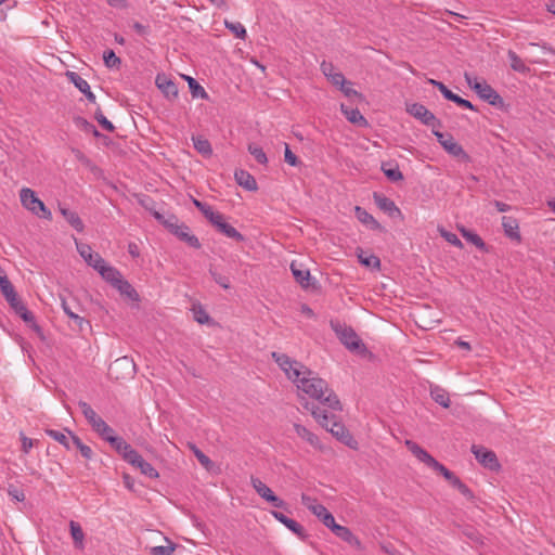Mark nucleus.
<instances>
[{
	"mask_svg": "<svg viewBox=\"0 0 555 555\" xmlns=\"http://www.w3.org/2000/svg\"><path fill=\"white\" fill-rule=\"evenodd\" d=\"M272 358L284 371L287 378L294 382L298 390L312 399L318 400L322 405L332 411H340L341 404L334 391L328 387L326 380L317 376L314 372L302 363L291 359L288 356L272 352Z\"/></svg>",
	"mask_w": 555,
	"mask_h": 555,
	"instance_id": "obj_1",
	"label": "nucleus"
},
{
	"mask_svg": "<svg viewBox=\"0 0 555 555\" xmlns=\"http://www.w3.org/2000/svg\"><path fill=\"white\" fill-rule=\"evenodd\" d=\"M305 408L311 412L312 416L322 427L328 430L339 441L353 450L358 449L357 440L344 424L335 421V416L333 414H328L326 410L309 402L305 404Z\"/></svg>",
	"mask_w": 555,
	"mask_h": 555,
	"instance_id": "obj_2",
	"label": "nucleus"
},
{
	"mask_svg": "<svg viewBox=\"0 0 555 555\" xmlns=\"http://www.w3.org/2000/svg\"><path fill=\"white\" fill-rule=\"evenodd\" d=\"M467 85L479 95L480 99L495 107L504 106L503 98L485 79L464 74Z\"/></svg>",
	"mask_w": 555,
	"mask_h": 555,
	"instance_id": "obj_3",
	"label": "nucleus"
},
{
	"mask_svg": "<svg viewBox=\"0 0 555 555\" xmlns=\"http://www.w3.org/2000/svg\"><path fill=\"white\" fill-rule=\"evenodd\" d=\"M331 328L335 332L336 336L340 340V343L350 351H357L359 353H363L366 351V348L357 333L352 330V327L341 323L339 321L332 320L330 322Z\"/></svg>",
	"mask_w": 555,
	"mask_h": 555,
	"instance_id": "obj_4",
	"label": "nucleus"
},
{
	"mask_svg": "<svg viewBox=\"0 0 555 555\" xmlns=\"http://www.w3.org/2000/svg\"><path fill=\"white\" fill-rule=\"evenodd\" d=\"M22 205L34 215L50 220L51 211L46 207L44 203L37 197L36 193L29 188H23L20 192Z\"/></svg>",
	"mask_w": 555,
	"mask_h": 555,
	"instance_id": "obj_5",
	"label": "nucleus"
},
{
	"mask_svg": "<svg viewBox=\"0 0 555 555\" xmlns=\"http://www.w3.org/2000/svg\"><path fill=\"white\" fill-rule=\"evenodd\" d=\"M433 133L437 138L438 142L450 155L464 162L469 160L468 154L463 150V147L454 140V138L450 133H442L438 130H433Z\"/></svg>",
	"mask_w": 555,
	"mask_h": 555,
	"instance_id": "obj_6",
	"label": "nucleus"
},
{
	"mask_svg": "<svg viewBox=\"0 0 555 555\" xmlns=\"http://www.w3.org/2000/svg\"><path fill=\"white\" fill-rule=\"evenodd\" d=\"M472 453L483 467L493 472H496L501 468L496 454L493 451L482 446L473 444Z\"/></svg>",
	"mask_w": 555,
	"mask_h": 555,
	"instance_id": "obj_7",
	"label": "nucleus"
},
{
	"mask_svg": "<svg viewBox=\"0 0 555 555\" xmlns=\"http://www.w3.org/2000/svg\"><path fill=\"white\" fill-rule=\"evenodd\" d=\"M406 112L414 118L421 120L426 126H430V127L440 126V121L423 104H420V103L408 104Z\"/></svg>",
	"mask_w": 555,
	"mask_h": 555,
	"instance_id": "obj_8",
	"label": "nucleus"
},
{
	"mask_svg": "<svg viewBox=\"0 0 555 555\" xmlns=\"http://www.w3.org/2000/svg\"><path fill=\"white\" fill-rule=\"evenodd\" d=\"M7 301L9 302L10 307L14 310V312L23 319L24 322L29 324L30 327L36 332H41L40 326L35 321L34 314L26 308L23 301L18 298L17 293L14 294L13 299L9 297Z\"/></svg>",
	"mask_w": 555,
	"mask_h": 555,
	"instance_id": "obj_9",
	"label": "nucleus"
},
{
	"mask_svg": "<svg viewBox=\"0 0 555 555\" xmlns=\"http://www.w3.org/2000/svg\"><path fill=\"white\" fill-rule=\"evenodd\" d=\"M61 306L66 315L73 320L80 330H82L85 324L89 325V322L79 314L82 309L75 299L68 301L65 297H61Z\"/></svg>",
	"mask_w": 555,
	"mask_h": 555,
	"instance_id": "obj_10",
	"label": "nucleus"
},
{
	"mask_svg": "<svg viewBox=\"0 0 555 555\" xmlns=\"http://www.w3.org/2000/svg\"><path fill=\"white\" fill-rule=\"evenodd\" d=\"M93 268L113 286L122 278L121 273L116 268L107 266L100 255L95 256Z\"/></svg>",
	"mask_w": 555,
	"mask_h": 555,
	"instance_id": "obj_11",
	"label": "nucleus"
},
{
	"mask_svg": "<svg viewBox=\"0 0 555 555\" xmlns=\"http://www.w3.org/2000/svg\"><path fill=\"white\" fill-rule=\"evenodd\" d=\"M127 463H129L131 466L138 468L141 472V474H143L144 476H146L149 478L156 479L159 476L158 472L152 466V464L146 462L139 454V452L137 450L130 456V459L127 461Z\"/></svg>",
	"mask_w": 555,
	"mask_h": 555,
	"instance_id": "obj_12",
	"label": "nucleus"
},
{
	"mask_svg": "<svg viewBox=\"0 0 555 555\" xmlns=\"http://www.w3.org/2000/svg\"><path fill=\"white\" fill-rule=\"evenodd\" d=\"M119 371L125 372V376L131 377L135 373V364L132 359L128 357H121L116 359L109 366V374H117ZM115 378H119L118 375Z\"/></svg>",
	"mask_w": 555,
	"mask_h": 555,
	"instance_id": "obj_13",
	"label": "nucleus"
},
{
	"mask_svg": "<svg viewBox=\"0 0 555 555\" xmlns=\"http://www.w3.org/2000/svg\"><path fill=\"white\" fill-rule=\"evenodd\" d=\"M211 224L217 229L218 232L229 238H232L236 242H243L245 240L243 234H241L234 227L225 221L222 214L219 216V219H216Z\"/></svg>",
	"mask_w": 555,
	"mask_h": 555,
	"instance_id": "obj_14",
	"label": "nucleus"
},
{
	"mask_svg": "<svg viewBox=\"0 0 555 555\" xmlns=\"http://www.w3.org/2000/svg\"><path fill=\"white\" fill-rule=\"evenodd\" d=\"M272 516L279 520L281 524H283L286 528H288L292 532H294L298 538L301 540H305L307 538V533L304 529V527L298 524L296 520L287 517L281 512L272 511Z\"/></svg>",
	"mask_w": 555,
	"mask_h": 555,
	"instance_id": "obj_15",
	"label": "nucleus"
},
{
	"mask_svg": "<svg viewBox=\"0 0 555 555\" xmlns=\"http://www.w3.org/2000/svg\"><path fill=\"white\" fill-rule=\"evenodd\" d=\"M67 78L75 87L82 92L90 102H95V95L91 92L90 86L86 79L75 72H67Z\"/></svg>",
	"mask_w": 555,
	"mask_h": 555,
	"instance_id": "obj_16",
	"label": "nucleus"
},
{
	"mask_svg": "<svg viewBox=\"0 0 555 555\" xmlns=\"http://www.w3.org/2000/svg\"><path fill=\"white\" fill-rule=\"evenodd\" d=\"M354 215L357 219L366 225L371 230L383 232L384 228L380 225V223L364 208L360 206L354 207Z\"/></svg>",
	"mask_w": 555,
	"mask_h": 555,
	"instance_id": "obj_17",
	"label": "nucleus"
},
{
	"mask_svg": "<svg viewBox=\"0 0 555 555\" xmlns=\"http://www.w3.org/2000/svg\"><path fill=\"white\" fill-rule=\"evenodd\" d=\"M374 202L377 207L388 214L390 217H395L396 215L400 216L401 211L395 204V202L383 194L374 193Z\"/></svg>",
	"mask_w": 555,
	"mask_h": 555,
	"instance_id": "obj_18",
	"label": "nucleus"
},
{
	"mask_svg": "<svg viewBox=\"0 0 555 555\" xmlns=\"http://www.w3.org/2000/svg\"><path fill=\"white\" fill-rule=\"evenodd\" d=\"M108 443L126 462L135 451L124 438L118 436L116 438H109Z\"/></svg>",
	"mask_w": 555,
	"mask_h": 555,
	"instance_id": "obj_19",
	"label": "nucleus"
},
{
	"mask_svg": "<svg viewBox=\"0 0 555 555\" xmlns=\"http://www.w3.org/2000/svg\"><path fill=\"white\" fill-rule=\"evenodd\" d=\"M155 82L157 88L165 94L166 98L175 99L178 96L177 85L172 80L168 79L165 75H157Z\"/></svg>",
	"mask_w": 555,
	"mask_h": 555,
	"instance_id": "obj_20",
	"label": "nucleus"
},
{
	"mask_svg": "<svg viewBox=\"0 0 555 555\" xmlns=\"http://www.w3.org/2000/svg\"><path fill=\"white\" fill-rule=\"evenodd\" d=\"M405 447L408 450L422 463L426 464L428 467L434 462V457L421 446H418L416 442L412 440H405L404 441Z\"/></svg>",
	"mask_w": 555,
	"mask_h": 555,
	"instance_id": "obj_21",
	"label": "nucleus"
},
{
	"mask_svg": "<svg viewBox=\"0 0 555 555\" xmlns=\"http://www.w3.org/2000/svg\"><path fill=\"white\" fill-rule=\"evenodd\" d=\"M301 503L320 520L328 513L327 508L323 504L319 503L317 499L310 495L302 494Z\"/></svg>",
	"mask_w": 555,
	"mask_h": 555,
	"instance_id": "obj_22",
	"label": "nucleus"
},
{
	"mask_svg": "<svg viewBox=\"0 0 555 555\" xmlns=\"http://www.w3.org/2000/svg\"><path fill=\"white\" fill-rule=\"evenodd\" d=\"M173 235H176L180 241L184 242L185 244L195 249H198L202 246L198 238L195 235L191 234L190 228L184 223H181L180 228L175 229Z\"/></svg>",
	"mask_w": 555,
	"mask_h": 555,
	"instance_id": "obj_23",
	"label": "nucleus"
},
{
	"mask_svg": "<svg viewBox=\"0 0 555 555\" xmlns=\"http://www.w3.org/2000/svg\"><path fill=\"white\" fill-rule=\"evenodd\" d=\"M502 227L504 230V233L507 237L511 240L520 242L521 235L519 232V225L515 218L513 217H503L502 218Z\"/></svg>",
	"mask_w": 555,
	"mask_h": 555,
	"instance_id": "obj_24",
	"label": "nucleus"
},
{
	"mask_svg": "<svg viewBox=\"0 0 555 555\" xmlns=\"http://www.w3.org/2000/svg\"><path fill=\"white\" fill-rule=\"evenodd\" d=\"M292 273L297 283H299L304 288H308L310 285V271L302 268L301 264H298L296 261L291 263Z\"/></svg>",
	"mask_w": 555,
	"mask_h": 555,
	"instance_id": "obj_25",
	"label": "nucleus"
},
{
	"mask_svg": "<svg viewBox=\"0 0 555 555\" xmlns=\"http://www.w3.org/2000/svg\"><path fill=\"white\" fill-rule=\"evenodd\" d=\"M236 183L247 191H256L258 189L256 179L246 170H236L234 173Z\"/></svg>",
	"mask_w": 555,
	"mask_h": 555,
	"instance_id": "obj_26",
	"label": "nucleus"
},
{
	"mask_svg": "<svg viewBox=\"0 0 555 555\" xmlns=\"http://www.w3.org/2000/svg\"><path fill=\"white\" fill-rule=\"evenodd\" d=\"M332 532L343 541L347 542L352 546L360 547V540L351 532V530L345 526L337 525Z\"/></svg>",
	"mask_w": 555,
	"mask_h": 555,
	"instance_id": "obj_27",
	"label": "nucleus"
},
{
	"mask_svg": "<svg viewBox=\"0 0 555 555\" xmlns=\"http://www.w3.org/2000/svg\"><path fill=\"white\" fill-rule=\"evenodd\" d=\"M294 429H295L296 434L301 439L307 441L311 447H313L315 449H321V443H320L319 438L317 437V435L311 433L308 428H306L305 426H302L300 424H294Z\"/></svg>",
	"mask_w": 555,
	"mask_h": 555,
	"instance_id": "obj_28",
	"label": "nucleus"
},
{
	"mask_svg": "<svg viewBox=\"0 0 555 555\" xmlns=\"http://www.w3.org/2000/svg\"><path fill=\"white\" fill-rule=\"evenodd\" d=\"M340 109L345 117L354 125L366 126L367 121L358 108H351L344 104L340 105Z\"/></svg>",
	"mask_w": 555,
	"mask_h": 555,
	"instance_id": "obj_29",
	"label": "nucleus"
},
{
	"mask_svg": "<svg viewBox=\"0 0 555 555\" xmlns=\"http://www.w3.org/2000/svg\"><path fill=\"white\" fill-rule=\"evenodd\" d=\"M116 289L119 291V293L124 296H126L128 299L133 301H139L140 297L138 292L133 288V286L122 278L117 281V283L114 285Z\"/></svg>",
	"mask_w": 555,
	"mask_h": 555,
	"instance_id": "obj_30",
	"label": "nucleus"
},
{
	"mask_svg": "<svg viewBox=\"0 0 555 555\" xmlns=\"http://www.w3.org/2000/svg\"><path fill=\"white\" fill-rule=\"evenodd\" d=\"M60 212L76 231H78V232L83 231V228H85L83 222L76 211H73L68 208L61 207Z\"/></svg>",
	"mask_w": 555,
	"mask_h": 555,
	"instance_id": "obj_31",
	"label": "nucleus"
},
{
	"mask_svg": "<svg viewBox=\"0 0 555 555\" xmlns=\"http://www.w3.org/2000/svg\"><path fill=\"white\" fill-rule=\"evenodd\" d=\"M382 171L391 182H398L403 180V175L400 171V168L397 164L393 163H383Z\"/></svg>",
	"mask_w": 555,
	"mask_h": 555,
	"instance_id": "obj_32",
	"label": "nucleus"
},
{
	"mask_svg": "<svg viewBox=\"0 0 555 555\" xmlns=\"http://www.w3.org/2000/svg\"><path fill=\"white\" fill-rule=\"evenodd\" d=\"M430 397L436 403L440 404L441 406H450L451 401L449 398V393L439 386H434L430 388Z\"/></svg>",
	"mask_w": 555,
	"mask_h": 555,
	"instance_id": "obj_33",
	"label": "nucleus"
},
{
	"mask_svg": "<svg viewBox=\"0 0 555 555\" xmlns=\"http://www.w3.org/2000/svg\"><path fill=\"white\" fill-rule=\"evenodd\" d=\"M76 247L79 253V255L86 260V262L93 268L95 256L99 255L98 253H93L90 245L78 242L77 238H75Z\"/></svg>",
	"mask_w": 555,
	"mask_h": 555,
	"instance_id": "obj_34",
	"label": "nucleus"
},
{
	"mask_svg": "<svg viewBox=\"0 0 555 555\" xmlns=\"http://www.w3.org/2000/svg\"><path fill=\"white\" fill-rule=\"evenodd\" d=\"M69 435H70V439H72V448L75 447L79 450L80 454L82 455V457H85L86 460H91L92 456H93V452L91 450V448L87 444H85L80 438L78 436H76L75 434H73L72 431H67Z\"/></svg>",
	"mask_w": 555,
	"mask_h": 555,
	"instance_id": "obj_35",
	"label": "nucleus"
},
{
	"mask_svg": "<svg viewBox=\"0 0 555 555\" xmlns=\"http://www.w3.org/2000/svg\"><path fill=\"white\" fill-rule=\"evenodd\" d=\"M46 434L49 437H51L52 439H54L55 441L63 444L67 450L72 449V439H70V435L67 431L64 433V431H59V430H54V429H46Z\"/></svg>",
	"mask_w": 555,
	"mask_h": 555,
	"instance_id": "obj_36",
	"label": "nucleus"
},
{
	"mask_svg": "<svg viewBox=\"0 0 555 555\" xmlns=\"http://www.w3.org/2000/svg\"><path fill=\"white\" fill-rule=\"evenodd\" d=\"M69 529H70V534L74 540L75 546L77 548L81 550L83 547V539H85V533L82 531L81 526L78 522L72 520L69 522Z\"/></svg>",
	"mask_w": 555,
	"mask_h": 555,
	"instance_id": "obj_37",
	"label": "nucleus"
},
{
	"mask_svg": "<svg viewBox=\"0 0 555 555\" xmlns=\"http://www.w3.org/2000/svg\"><path fill=\"white\" fill-rule=\"evenodd\" d=\"M250 482L255 491L258 493L259 496H261L263 500H268L272 494L273 491L259 478L251 477Z\"/></svg>",
	"mask_w": 555,
	"mask_h": 555,
	"instance_id": "obj_38",
	"label": "nucleus"
},
{
	"mask_svg": "<svg viewBox=\"0 0 555 555\" xmlns=\"http://www.w3.org/2000/svg\"><path fill=\"white\" fill-rule=\"evenodd\" d=\"M459 231L461 232L462 236L466 241H468L469 243L475 245L477 248H479V249H483L485 248L486 244H485L482 238L477 233L472 232V231L467 230L464 227H459Z\"/></svg>",
	"mask_w": 555,
	"mask_h": 555,
	"instance_id": "obj_39",
	"label": "nucleus"
},
{
	"mask_svg": "<svg viewBox=\"0 0 555 555\" xmlns=\"http://www.w3.org/2000/svg\"><path fill=\"white\" fill-rule=\"evenodd\" d=\"M511 67L518 73L525 74L529 72V67L524 61L512 50L507 52Z\"/></svg>",
	"mask_w": 555,
	"mask_h": 555,
	"instance_id": "obj_40",
	"label": "nucleus"
},
{
	"mask_svg": "<svg viewBox=\"0 0 555 555\" xmlns=\"http://www.w3.org/2000/svg\"><path fill=\"white\" fill-rule=\"evenodd\" d=\"M190 449L192 450L193 454L197 459V461L201 463V465L207 469L211 470L215 466L214 462L205 454L203 453L195 444L191 443L189 444Z\"/></svg>",
	"mask_w": 555,
	"mask_h": 555,
	"instance_id": "obj_41",
	"label": "nucleus"
},
{
	"mask_svg": "<svg viewBox=\"0 0 555 555\" xmlns=\"http://www.w3.org/2000/svg\"><path fill=\"white\" fill-rule=\"evenodd\" d=\"M193 98L208 99L205 89L192 77H185Z\"/></svg>",
	"mask_w": 555,
	"mask_h": 555,
	"instance_id": "obj_42",
	"label": "nucleus"
},
{
	"mask_svg": "<svg viewBox=\"0 0 555 555\" xmlns=\"http://www.w3.org/2000/svg\"><path fill=\"white\" fill-rule=\"evenodd\" d=\"M193 143L195 150L203 156H210L212 154L211 145L207 139L202 137L193 138Z\"/></svg>",
	"mask_w": 555,
	"mask_h": 555,
	"instance_id": "obj_43",
	"label": "nucleus"
},
{
	"mask_svg": "<svg viewBox=\"0 0 555 555\" xmlns=\"http://www.w3.org/2000/svg\"><path fill=\"white\" fill-rule=\"evenodd\" d=\"M78 405L81 410V413L90 424V426L96 423L100 416L96 414V412L91 408L89 403H87L86 401H79Z\"/></svg>",
	"mask_w": 555,
	"mask_h": 555,
	"instance_id": "obj_44",
	"label": "nucleus"
},
{
	"mask_svg": "<svg viewBox=\"0 0 555 555\" xmlns=\"http://www.w3.org/2000/svg\"><path fill=\"white\" fill-rule=\"evenodd\" d=\"M429 467L441 474L451 485L459 478L444 465L439 463L436 459L434 460Z\"/></svg>",
	"mask_w": 555,
	"mask_h": 555,
	"instance_id": "obj_45",
	"label": "nucleus"
},
{
	"mask_svg": "<svg viewBox=\"0 0 555 555\" xmlns=\"http://www.w3.org/2000/svg\"><path fill=\"white\" fill-rule=\"evenodd\" d=\"M154 217L162 222L172 234H175V229L180 228L178 223V218L173 215H170L168 218H165L159 212H154Z\"/></svg>",
	"mask_w": 555,
	"mask_h": 555,
	"instance_id": "obj_46",
	"label": "nucleus"
},
{
	"mask_svg": "<svg viewBox=\"0 0 555 555\" xmlns=\"http://www.w3.org/2000/svg\"><path fill=\"white\" fill-rule=\"evenodd\" d=\"M358 259H359V262L361 264H363L364 267L372 268V269L380 268V260L375 255L364 256L363 251H361L360 254H358Z\"/></svg>",
	"mask_w": 555,
	"mask_h": 555,
	"instance_id": "obj_47",
	"label": "nucleus"
},
{
	"mask_svg": "<svg viewBox=\"0 0 555 555\" xmlns=\"http://www.w3.org/2000/svg\"><path fill=\"white\" fill-rule=\"evenodd\" d=\"M224 26L231 33H233L235 37H237L240 39L246 38V29L241 23L224 21Z\"/></svg>",
	"mask_w": 555,
	"mask_h": 555,
	"instance_id": "obj_48",
	"label": "nucleus"
},
{
	"mask_svg": "<svg viewBox=\"0 0 555 555\" xmlns=\"http://www.w3.org/2000/svg\"><path fill=\"white\" fill-rule=\"evenodd\" d=\"M103 60L108 68H118L121 64V60L118 56H116L113 50L104 51Z\"/></svg>",
	"mask_w": 555,
	"mask_h": 555,
	"instance_id": "obj_49",
	"label": "nucleus"
},
{
	"mask_svg": "<svg viewBox=\"0 0 555 555\" xmlns=\"http://www.w3.org/2000/svg\"><path fill=\"white\" fill-rule=\"evenodd\" d=\"M192 311L197 323L207 324L210 322V317L201 305H194Z\"/></svg>",
	"mask_w": 555,
	"mask_h": 555,
	"instance_id": "obj_50",
	"label": "nucleus"
},
{
	"mask_svg": "<svg viewBox=\"0 0 555 555\" xmlns=\"http://www.w3.org/2000/svg\"><path fill=\"white\" fill-rule=\"evenodd\" d=\"M248 152L254 156V158L259 164L266 165L268 163V157H267L266 153L263 152L262 147L255 145V144H249Z\"/></svg>",
	"mask_w": 555,
	"mask_h": 555,
	"instance_id": "obj_51",
	"label": "nucleus"
},
{
	"mask_svg": "<svg viewBox=\"0 0 555 555\" xmlns=\"http://www.w3.org/2000/svg\"><path fill=\"white\" fill-rule=\"evenodd\" d=\"M0 289L5 299H8L9 297L13 299L14 294H16L14 286L12 285L8 276L0 279Z\"/></svg>",
	"mask_w": 555,
	"mask_h": 555,
	"instance_id": "obj_52",
	"label": "nucleus"
},
{
	"mask_svg": "<svg viewBox=\"0 0 555 555\" xmlns=\"http://www.w3.org/2000/svg\"><path fill=\"white\" fill-rule=\"evenodd\" d=\"M440 235L447 241L449 242L450 244H452L453 246H456L459 248H462L463 247V244L461 242V240L456 236V234L452 233V232H449L447 231L444 228H439L438 229Z\"/></svg>",
	"mask_w": 555,
	"mask_h": 555,
	"instance_id": "obj_53",
	"label": "nucleus"
},
{
	"mask_svg": "<svg viewBox=\"0 0 555 555\" xmlns=\"http://www.w3.org/2000/svg\"><path fill=\"white\" fill-rule=\"evenodd\" d=\"M429 83L436 87L447 100H453L455 93L448 89V87L444 83L435 79H429Z\"/></svg>",
	"mask_w": 555,
	"mask_h": 555,
	"instance_id": "obj_54",
	"label": "nucleus"
},
{
	"mask_svg": "<svg viewBox=\"0 0 555 555\" xmlns=\"http://www.w3.org/2000/svg\"><path fill=\"white\" fill-rule=\"evenodd\" d=\"M209 273L211 275V278L214 279V281L219 284L222 288L224 289H229L230 288V281H229V278H227L225 275H222L220 273H218L217 271H215L212 268L209 269Z\"/></svg>",
	"mask_w": 555,
	"mask_h": 555,
	"instance_id": "obj_55",
	"label": "nucleus"
},
{
	"mask_svg": "<svg viewBox=\"0 0 555 555\" xmlns=\"http://www.w3.org/2000/svg\"><path fill=\"white\" fill-rule=\"evenodd\" d=\"M95 119L100 124V126L108 132H113L115 130L114 125L103 115V113L98 109L95 112Z\"/></svg>",
	"mask_w": 555,
	"mask_h": 555,
	"instance_id": "obj_56",
	"label": "nucleus"
},
{
	"mask_svg": "<svg viewBox=\"0 0 555 555\" xmlns=\"http://www.w3.org/2000/svg\"><path fill=\"white\" fill-rule=\"evenodd\" d=\"M452 486L454 488H456L467 500H474V493L472 492V490L461 481L460 478H457L453 483Z\"/></svg>",
	"mask_w": 555,
	"mask_h": 555,
	"instance_id": "obj_57",
	"label": "nucleus"
},
{
	"mask_svg": "<svg viewBox=\"0 0 555 555\" xmlns=\"http://www.w3.org/2000/svg\"><path fill=\"white\" fill-rule=\"evenodd\" d=\"M175 551V545L169 543L168 545H160L151 547L152 555H170Z\"/></svg>",
	"mask_w": 555,
	"mask_h": 555,
	"instance_id": "obj_58",
	"label": "nucleus"
},
{
	"mask_svg": "<svg viewBox=\"0 0 555 555\" xmlns=\"http://www.w3.org/2000/svg\"><path fill=\"white\" fill-rule=\"evenodd\" d=\"M8 494L17 502H23L25 500V494L23 490L18 489L14 485H9Z\"/></svg>",
	"mask_w": 555,
	"mask_h": 555,
	"instance_id": "obj_59",
	"label": "nucleus"
},
{
	"mask_svg": "<svg viewBox=\"0 0 555 555\" xmlns=\"http://www.w3.org/2000/svg\"><path fill=\"white\" fill-rule=\"evenodd\" d=\"M284 159L291 166H297L299 164L298 157L291 151L287 143H285Z\"/></svg>",
	"mask_w": 555,
	"mask_h": 555,
	"instance_id": "obj_60",
	"label": "nucleus"
},
{
	"mask_svg": "<svg viewBox=\"0 0 555 555\" xmlns=\"http://www.w3.org/2000/svg\"><path fill=\"white\" fill-rule=\"evenodd\" d=\"M201 212L205 216V218L209 220L210 223H214V221L219 219V216L221 215L218 211H214L209 205H206L205 208L201 210Z\"/></svg>",
	"mask_w": 555,
	"mask_h": 555,
	"instance_id": "obj_61",
	"label": "nucleus"
},
{
	"mask_svg": "<svg viewBox=\"0 0 555 555\" xmlns=\"http://www.w3.org/2000/svg\"><path fill=\"white\" fill-rule=\"evenodd\" d=\"M320 68L326 78H330L332 75L336 73L335 67L331 62L323 61L320 65Z\"/></svg>",
	"mask_w": 555,
	"mask_h": 555,
	"instance_id": "obj_62",
	"label": "nucleus"
},
{
	"mask_svg": "<svg viewBox=\"0 0 555 555\" xmlns=\"http://www.w3.org/2000/svg\"><path fill=\"white\" fill-rule=\"evenodd\" d=\"M340 91L348 98H351V96H361V94L354 90L353 88H351V82H345L344 87H340L339 88Z\"/></svg>",
	"mask_w": 555,
	"mask_h": 555,
	"instance_id": "obj_63",
	"label": "nucleus"
},
{
	"mask_svg": "<svg viewBox=\"0 0 555 555\" xmlns=\"http://www.w3.org/2000/svg\"><path fill=\"white\" fill-rule=\"evenodd\" d=\"M334 86L336 87H344L346 79L345 76L341 73H335L330 78H327Z\"/></svg>",
	"mask_w": 555,
	"mask_h": 555,
	"instance_id": "obj_64",
	"label": "nucleus"
}]
</instances>
